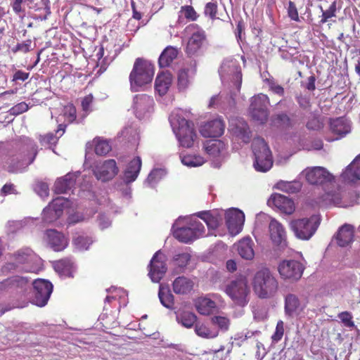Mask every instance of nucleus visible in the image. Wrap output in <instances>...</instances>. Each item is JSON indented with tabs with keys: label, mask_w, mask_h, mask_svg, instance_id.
I'll return each mask as SVG.
<instances>
[{
	"label": "nucleus",
	"mask_w": 360,
	"mask_h": 360,
	"mask_svg": "<svg viewBox=\"0 0 360 360\" xmlns=\"http://www.w3.org/2000/svg\"><path fill=\"white\" fill-rule=\"evenodd\" d=\"M338 318L345 327L348 328H354L356 327L354 321H353V315L350 311H342L338 314Z\"/></svg>",
	"instance_id": "nucleus-46"
},
{
	"label": "nucleus",
	"mask_w": 360,
	"mask_h": 360,
	"mask_svg": "<svg viewBox=\"0 0 360 360\" xmlns=\"http://www.w3.org/2000/svg\"><path fill=\"white\" fill-rule=\"evenodd\" d=\"M290 227L298 238L309 240L316 232L318 224L312 219L304 218L292 221Z\"/></svg>",
	"instance_id": "nucleus-13"
},
{
	"label": "nucleus",
	"mask_w": 360,
	"mask_h": 360,
	"mask_svg": "<svg viewBox=\"0 0 360 360\" xmlns=\"http://www.w3.org/2000/svg\"><path fill=\"white\" fill-rule=\"evenodd\" d=\"M285 313L288 316L298 315L303 311L304 306H302L299 298L294 294H288L285 298Z\"/></svg>",
	"instance_id": "nucleus-25"
},
{
	"label": "nucleus",
	"mask_w": 360,
	"mask_h": 360,
	"mask_svg": "<svg viewBox=\"0 0 360 360\" xmlns=\"http://www.w3.org/2000/svg\"><path fill=\"white\" fill-rule=\"evenodd\" d=\"M193 281L185 276L177 277L172 283L174 292L179 295L189 293L193 290Z\"/></svg>",
	"instance_id": "nucleus-30"
},
{
	"label": "nucleus",
	"mask_w": 360,
	"mask_h": 360,
	"mask_svg": "<svg viewBox=\"0 0 360 360\" xmlns=\"http://www.w3.org/2000/svg\"><path fill=\"white\" fill-rule=\"evenodd\" d=\"M218 6L216 2H208L205 4L204 14L208 16L212 20L219 19L217 17Z\"/></svg>",
	"instance_id": "nucleus-49"
},
{
	"label": "nucleus",
	"mask_w": 360,
	"mask_h": 360,
	"mask_svg": "<svg viewBox=\"0 0 360 360\" xmlns=\"http://www.w3.org/2000/svg\"><path fill=\"white\" fill-rule=\"evenodd\" d=\"M179 51L178 49L169 46L166 47L160 54L158 63L160 68L169 67L174 59L176 58Z\"/></svg>",
	"instance_id": "nucleus-33"
},
{
	"label": "nucleus",
	"mask_w": 360,
	"mask_h": 360,
	"mask_svg": "<svg viewBox=\"0 0 360 360\" xmlns=\"http://www.w3.org/2000/svg\"><path fill=\"white\" fill-rule=\"evenodd\" d=\"M53 266L56 271L59 274L67 276H72V273L74 266L71 258L66 257L55 261L53 263Z\"/></svg>",
	"instance_id": "nucleus-35"
},
{
	"label": "nucleus",
	"mask_w": 360,
	"mask_h": 360,
	"mask_svg": "<svg viewBox=\"0 0 360 360\" xmlns=\"http://www.w3.org/2000/svg\"><path fill=\"white\" fill-rule=\"evenodd\" d=\"M269 104V98L267 95L259 94L251 98L249 108L250 115L252 119L259 124H264L268 120L269 111L267 106Z\"/></svg>",
	"instance_id": "nucleus-7"
},
{
	"label": "nucleus",
	"mask_w": 360,
	"mask_h": 360,
	"mask_svg": "<svg viewBox=\"0 0 360 360\" xmlns=\"http://www.w3.org/2000/svg\"><path fill=\"white\" fill-rule=\"evenodd\" d=\"M226 149V144L219 139L209 141L205 145V150L207 154L213 157H217Z\"/></svg>",
	"instance_id": "nucleus-37"
},
{
	"label": "nucleus",
	"mask_w": 360,
	"mask_h": 360,
	"mask_svg": "<svg viewBox=\"0 0 360 360\" xmlns=\"http://www.w3.org/2000/svg\"><path fill=\"white\" fill-rule=\"evenodd\" d=\"M167 270L165 255L160 251L156 252L149 264L148 276L153 282L158 283L163 278Z\"/></svg>",
	"instance_id": "nucleus-15"
},
{
	"label": "nucleus",
	"mask_w": 360,
	"mask_h": 360,
	"mask_svg": "<svg viewBox=\"0 0 360 360\" xmlns=\"http://www.w3.org/2000/svg\"><path fill=\"white\" fill-rule=\"evenodd\" d=\"M153 74V68L150 64L143 58H136L129 75L131 86H142L150 84Z\"/></svg>",
	"instance_id": "nucleus-4"
},
{
	"label": "nucleus",
	"mask_w": 360,
	"mask_h": 360,
	"mask_svg": "<svg viewBox=\"0 0 360 360\" xmlns=\"http://www.w3.org/2000/svg\"><path fill=\"white\" fill-rule=\"evenodd\" d=\"M141 165V159L139 156L134 158L128 163L124 173V179L126 183L129 184L136 179L140 172Z\"/></svg>",
	"instance_id": "nucleus-27"
},
{
	"label": "nucleus",
	"mask_w": 360,
	"mask_h": 360,
	"mask_svg": "<svg viewBox=\"0 0 360 360\" xmlns=\"http://www.w3.org/2000/svg\"><path fill=\"white\" fill-rule=\"evenodd\" d=\"M225 292L237 305L244 307L249 302L250 289L245 278H237L230 281L226 285Z\"/></svg>",
	"instance_id": "nucleus-5"
},
{
	"label": "nucleus",
	"mask_w": 360,
	"mask_h": 360,
	"mask_svg": "<svg viewBox=\"0 0 360 360\" xmlns=\"http://www.w3.org/2000/svg\"><path fill=\"white\" fill-rule=\"evenodd\" d=\"M153 105V97L144 94H138L134 98V108L136 117L139 119L143 118L147 112H150Z\"/></svg>",
	"instance_id": "nucleus-20"
},
{
	"label": "nucleus",
	"mask_w": 360,
	"mask_h": 360,
	"mask_svg": "<svg viewBox=\"0 0 360 360\" xmlns=\"http://www.w3.org/2000/svg\"><path fill=\"white\" fill-rule=\"evenodd\" d=\"M195 332L199 337L207 339H212L218 335L217 330H211L204 324H195Z\"/></svg>",
	"instance_id": "nucleus-44"
},
{
	"label": "nucleus",
	"mask_w": 360,
	"mask_h": 360,
	"mask_svg": "<svg viewBox=\"0 0 360 360\" xmlns=\"http://www.w3.org/2000/svg\"><path fill=\"white\" fill-rule=\"evenodd\" d=\"M33 302L38 307L45 306L53 291L52 283L44 279H37L33 282Z\"/></svg>",
	"instance_id": "nucleus-14"
},
{
	"label": "nucleus",
	"mask_w": 360,
	"mask_h": 360,
	"mask_svg": "<svg viewBox=\"0 0 360 360\" xmlns=\"http://www.w3.org/2000/svg\"><path fill=\"white\" fill-rule=\"evenodd\" d=\"M80 172L68 173L64 176L58 178L53 186V191L57 194L66 193L75 185Z\"/></svg>",
	"instance_id": "nucleus-21"
},
{
	"label": "nucleus",
	"mask_w": 360,
	"mask_h": 360,
	"mask_svg": "<svg viewBox=\"0 0 360 360\" xmlns=\"http://www.w3.org/2000/svg\"><path fill=\"white\" fill-rule=\"evenodd\" d=\"M354 192H347L338 186L334 190L325 192L317 198L316 202L321 207L339 206L346 207L351 202L350 195Z\"/></svg>",
	"instance_id": "nucleus-6"
},
{
	"label": "nucleus",
	"mask_w": 360,
	"mask_h": 360,
	"mask_svg": "<svg viewBox=\"0 0 360 360\" xmlns=\"http://www.w3.org/2000/svg\"><path fill=\"white\" fill-rule=\"evenodd\" d=\"M333 133L341 136H345L350 131V126L342 118H337L330 123Z\"/></svg>",
	"instance_id": "nucleus-40"
},
{
	"label": "nucleus",
	"mask_w": 360,
	"mask_h": 360,
	"mask_svg": "<svg viewBox=\"0 0 360 360\" xmlns=\"http://www.w3.org/2000/svg\"><path fill=\"white\" fill-rule=\"evenodd\" d=\"M304 174L307 182L313 185H333L334 176L323 167L307 168Z\"/></svg>",
	"instance_id": "nucleus-11"
},
{
	"label": "nucleus",
	"mask_w": 360,
	"mask_h": 360,
	"mask_svg": "<svg viewBox=\"0 0 360 360\" xmlns=\"http://www.w3.org/2000/svg\"><path fill=\"white\" fill-rule=\"evenodd\" d=\"M158 297L161 304L167 309H172L174 304V297L167 288L160 285Z\"/></svg>",
	"instance_id": "nucleus-38"
},
{
	"label": "nucleus",
	"mask_w": 360,
	"mask_h": 360,
	"mask_svg": "<svg viewBox=\"0 0 360 360\" xmlns=\"http://www.w3.org/2000/svg\"><path fill=\"white\" fill-rule=\"evenodd\" d=\"M72 243L77 249L79 250H86L92 243V239L87 236L78 235L73 238Z\"/></svg>",
	"instance_id": "nucleus-43"
},
{
	"label": "nucleus",
	"mask_w": 360,
	"mask_h": 360,
	"mask_svg": "<svg viewBox=\"0 0 360 360\" xmlns=\"http://www.w3.org/2000/svg\"><path fill=\"white\" fill-rule=\"evenodd\" d=\"M276 120L284 127L288 128L292 126L291 120L289 116L285 113L279 114L276 116Z\"/></svg>",
	"instance_id": "nucleus-61"
},
{
	"label": "nucleus",
	"mask_w": 360,
	"mask_h": 360,
	"mask_svg": "<svg viewBox=\"0 0 360 360\" xmlns=\"http://www.w3.org/2000/svg\"><path fill=\"white\" fill-rule=\"evenodd\" d=\"M37 155V148L35 146L27 153L20 152L10 156L6 161L8 171L15 173L22 170L34 161Z\"/></svg>",
	"instance_id": "nucleus-8"
},
{
	"label": "nucleus",
	"mask_w": 360,
	"mask_h": 360,
	"mask_svg": "<svg viewBox=\"0 0 360 360\" xmlns=\"http://www.w3.org/2000/svg\"><path fill=\"white\" fill-rule=\"evenodd\" d=\"M191 259V255L187 252L180 253L174 257L175 264L179 268L177 272H181L187 266Z\"/></svg>",
	"instance_id": "nucleus-48"
},
{
	"label": "nucleus",
	"mask_w": 360,
	"mask_h": 360,
	"mask_svg": "<svg viewBox=\"0 0 360 360\" xmlns=\"http://www.w3.org/2000/svg\"><path fill=\"white\" fill-rule=\"evenodd\" d=\"M284 334V322L282 320H279L276 326L275 331L271 336V339L273 342H279Z\"/></svg>",
	"instance_id": "nucleus-56"
},
{
	"label": "nucleus",
	"mask_w": 360,
	"mask_h": 360,
	"mask_svg": "<svg viewBox=\"0 0 360 360\" xmlns=\"http://www.w3.org/2000/svg\"><path fill=\"white\" fill-rule=\"evenodd\" d=\"M270 201L275 207L285 214H290L295 211L294 202L283 195L279 193L272 194Z\"/></svg>",
	"instance_id": "nucleus-24"
},
{
	"label": "nucleus",
	"mask_w": 360,
	"mask_h": 360,
	"mask_svg": "<svg viewBox=\"0 0 360 360\" xmlns=\"http://www.w3.org/2000/svg\"><path fill=\"white\" fill-rule=\"evenodd\" d=\"M270 239L274 245H282L286 243V232L283 226L276 219H272L269 224Z\"/></svg>",
	"instance_id": "nucleus-22"
},
{
	"label": "nucleus",
	"mask_w": 360,
	"mask_h": 360,
	"mask_svg": "<svg viewBox=\"0 0 360 360\" xmlns=\"http://www.w3.org/2000/svg\"><path fill=\"white\" fill-rule=\"evenodd\" d=\"M252 290L260 299L274 297L278 290V281L266 267L256 271L252 281Z\"/></svg>",
	"instance_id": "nucleus-1"
},
{
	"label": "nucleus",
	"mask_w": 360,
	"mask_h": 360,
	"mask_svg": "<svg viewBox=\"0 0 360 360\" xmlns=\"http://www.w3.org/2000/svg\"><path fill=\"white\" fill-rule=\"evenodd\" d=\"M15 191L14 184L11 183L6 184L1 189V195L5 196L9 194L16 193Z\"/></svg>",
	"instance_id": "nucleus-62"
},
{
	"label": "nucleus",
	"mask_w": 360,
	"mask_h": 360,
	"mask_svg": "<svg viewBox=\"0 0 360 360\" xmlns=\"http://www.w3.org/2000/svg\"><path fill=\"white\" fill-rule=\"evenodd\" d=\"M37 188L39 189V191L41 192V195H48L49 193V186L46 183H39L37 185Z\"/></svg>",
	"instance_id": "nucleus-64"
},
{
	"label": "nucleus",
	"mask_w": 360,
	"mask_h": 360,
	"mask_svg": "<svg viewBox=\"0 0 360 360\" xmlns=\"http://www.w3.org/2000/svg\"><path fill=\"white\" fill-rule=\"evenodd\" d=\"M169 122L180 145L184 148H191L197 138L193 122L178 113H172Z\"/></svg>",
	"instance_id": "nucleus-2"
},
{
	"label": "nucleus",
	"mask_w": 360,
	"mask_h": 360,
	"mask_svg": "<svg viewBox=\"0 0 360 360\" xmlns=\"http://www.w3.org/2000/svg\"><path fill=\"white\" fill-rule=\"evenodd\" d=\"M321 10L322 11V15L321 19L320 20V22L321 24H323L326 22L328 19L335 17L336 16V11H337V3L335 1H334L329 8L326 10H323L322 7H321Z\"/></svg>",
	"instance_id": "nucleus-47"
},
{
	"label": "nucleus",
	"mask_w": 360,
	"mask_h": 360,
	"mask_svg": "<svg viewBox=\"0 0 360 360\" xmlns=\"http://www.w3.org/2000/svg\"><path fill=\"white\" fill-rule=\"evenodd\" d=\"M288 17L295 22H300V19L298 14L297 8L294 2L290 1L287 8Z\"/></svg>",
	"instance_id": "nucleus-60"
},
{
	"label": "nucleus",
	"mask_w": 360,
	"mask_h": 360,
	"mask_svg": "<svg viewBox=\"0 0 360 360\" xmlns=\"http://www.w3.org/2000/svg\"><path fill=\"white\" fill-rule=\"evenodd\" d=\"M46 236L49 246L55 252L64 250L69 244L68 238L63 233L55 229L47 230Z\"/></svg>",
	"instance_id": "nucleus-18"
},
{
	"label": "nucleus",
	"mask_w": 360,
	"mask_h": 360,
	"mask_svg": "<svg viewBox=\"0 0 360 360\" xmlns=\"http://www.w3.org/2000/svg\"><path fill=\"white\" fill-rule=\"evenodd\" d=\"M28 109L29 106L25 102H20L12 107L8 112L11 115L16 116L27 111Z\"/></svg>",
	"instance_id": "nucleus-59"
},
{
	"label": "nucleus",
	"mask_w": 360,
	"mask_h": 360,
	"mask_svg": "<svg viewBox=\"0 0 360 360\" xmlns=\"http://www.w3.org/2000/svg\"><path fill=\"white\" fill-rule=\"evenodd\" d=\"M231 131L236 136L248 143L250 139V131L248 123L243 119H237L231 124Z\"/></svg>",
	"instance_id": "nucleus-29"
},
{
	"label": "nucleus",
	"mask_w": 360,
	"mask_h": 360,
	"mask_svg": "<svg viewBox=\"0 0 360 360\" xmlns=\"http://www.w3.org/2000/svg\"><path fill=\"white\" fill-rule=\"evenodd\" d=\"M63 116L65 121L69 124L72 123L77 118V110L72 103H68L64 106L63 110Z\"/></svg>",
	"instance_id": "nucleus-45"
},
{
	"label": "nucleus",
	"mask_w": 360,
	"mask_h": 360,
	"mask_svg": "<svg viewBox=\"0 0 360 360\" xmlns=\"http://www.w3.org/2000/svg\"><path fill=\"white\" fill-rule=\"evenodd\" d=\"M304 267L297 260H283L278 266L281 277L284 280L298 281L302 276Z\"/></svg>",
	"instance_id": "nucleus-12"
},
{
	"label": "nucleus",
	"mask_w": 360,
	"mask_h": 360,
	"mask_svg": "<svg viewBox=\"0 0 360 360\" xmlns=\"http://www.w3.org/2000/svg\"><path fill=\"white\" fill-rule=\"evenodd\" d=\"M226 224L231 235L238 234L245 221L244 213L238 209L233 208L225 213Z\"/></svg>",
	"instance_id": "nucleus-17"
},
{
	"label": "nucleus",
	"mask_w": 360,
	"mask_h": 360,
	"mask_svg": "<svg viewBox=\"0 0 360 360\" xmlns=\"http://www.w3.org/2000/svg\"><path fill=\"white\" fill-rule=\"evenodd\" d=\"M252 148L255 155V169L261 172L269 171L273 166V158L271 152L264 139L259 137L254 139Z\"/></svg>",
	"instance_id": "nucleus-3"
},
{
	"label": "nucleus",
	"mask_w": 360,
	"mask_h": 360,
	"mask_svg": "<svg viewBox=\"0 0 360 360\" xmlns=\"http://www.w3.org/2000/svg\"><path fill=\"white\" fill-rule=\"evenodd\" d=\"M32 251L30 248L20 250L14 255L16 261L19 263H25L30 260L32 257Z\"/></svg>",
	"instance_id": "nucleus-53"
},
{
	"label": "nucleus",
	"mask_w": 360,
	"mask_h": 360,
	"mask_svg": "<svg viewBox=\"0 0 360 360\" xmlns=\"http://www.w3.org/2000/svg\"><path fill=\"white\" fill-rule=\"evenodd\" d=\"M184 16L188 21H196L199 18L198 13L195 8L191 5L182 6L180 8L179 18Z\"/></svg>",
	"instance_id": "nucleus-42"
},
{
	"label": "nucleus",
	"mask_w": 360,
	"mask_h": 360,
	"mask_svg": "<svg viewBox=\"0 0 360 360\" xmlns=\"http://www.w3.org/2000/svg\"><path fill=\"white\" fill-rule=\"evenodd\" d=\"M66 200L63 198H56L44 210V217L48 214H52L54 212V217L58 218L63 212V210L66 203Z\"/></svg>",
	"instance_id": "nucleus-36"
},
{
	"label": "nucleus",
	"mask_w": 360,
	"mask_h": 360,
	"mask_svg": "<svg viewBox=\"0 0 360 360\" xmlns=\"http://www.w3.org/2000/svg\"><path fill=\"white\" fill-rule=\"evenodd\" d=\"M195 308L198 312L208 316L213 313L217 308L216 303L207 297H200L195 302Z\"/></svg>",
	"instance_id": "nucleus-34"
},
{
	"label": "nucleus",
	"mask_w": 360,
	"mask_h": 360,
	"mask_svg": "<svg viewBox=\"0 0 360 360\" xmlns=\"http://www.w3.org/2000/svg\"><path fill=\"white\" fill-rule=\"evenodd\" d=\"M94 151L98 155H105L111 150L110 143L101 137H96L93 140Z\"/></svg>",
	"instance_id": "nucleus-39"
},
{
	"label": "nucleus",
	"mask_w": 360,
	"mask_h": 360,
	"mask_svg": "<svg viewBox=\"0 0 360 360\" xmlns=\"http://www.w3.org/2000/svg\"><path fill=\"white\" fill-rule=\"evenodd\" d=\"M341 178L349 184H354L360 180V154L342 172Z\"/></svg>",
	"instance_id": "nucleus-23"
},
{
	"label": "nucleus",
	"mask_w": 360,
	"mask_h": 360,
	"mask_svg": "<svg viewBox=\"0 0 360 360\" xmlns=\"http://www.w3.org/2000/svg\"><path fill=\"white\" fill-rule=\"evenodd\" d=\"M225 129V124L221 119L209 121L200 127V132L203 137L216 138L221 136Z\"/></svg>",
	"instance_id": "nucleus-19"
},
{
	"label": "nucleus",
	"mask_w": 360,
	"mask_h": 360,
	"mask_svg": "<svg viewBox=\"0 0 360 360\" xmlns=\"http://www.w3.org/2000/svg\"><path fill=\"white\" fill-rule=\"evenodd\" d=\"M32 40L27 39L20 43H18L15 47L12 49L13 53L22 52L27 53L32 50Z\"/></svg>",
	"instance_id": "nucleus-54"
},
{
	"label": "nucleus",
	"mask_w": 360,
	"mask_h": 360,
	"mask_svg": "<svg viewBox=\"0 0 360 360\" xmlns=\"http://www.w3.org/2000/svg\"><path fill=\"white\" fill-rule=\"evenodd\" d=\"M205 231V227L200 221L193 220L190 224V226L177 229L174 232V236L180 242L189 243L198 238L204 236Z\"/></svg>",
	"instance_id": "nucleus-10"
},
{
	"label": "nucleus",
	"mask_w": 360,
	"mask_h": 360,
	"mask_svg": "<svg viewBox=\"0 0 360 360\" xmlns=\"http://www.w3.org/2000/svg\"><path fill=\"white\" fill-rule=\"evenodd\" d=\"M181 162L184 165L188 167H198L204 163L201 157L194 155H185L182 158Z\"/></svg>",
	"instance_id": "nucleus-50"
},
{
	"label": "nucleus",
	"mask_w": 360,
	"mask_h": 360,
	"mask_svg": "<svg viewBox=\"0 0 360 360\" xmlns=\"http://www.w3.org/2000/svg\"><path fill=\"white\" fill-rule=\"evenodd\" d=\"M176 321L185 328H191L197 321V316L194 313L184 311L176 314Z\"/></svg>",
	"instance_id": "nucleus-41"
},
{
	"label": "nucleus",
	"mask_w": 360,
	"mask_h": 360,
	"mask_svg": "<svg viewBox=\"0 0 360 360\" xmlns=\"http://www.w3.org/2000/svg\"><path fill=\"white\" fill-rule=\"evenodd\" d=\"M58 138L53 133H48L45 135H40L39 141L41 145L56 144Z\"/></svg>",
	"instance_id": "nucleus-58"
},
{
	"label": "nucleus",
	"mask_w": 360,
	"mask_h": 360,
	"mask_svg": "<svg viewBox=\"0 0 360 360\" xmlns=\"http://www.w3.org/2000/svg\"><path fill=\"white\" fill-rule=\"evenodd\" d=\"M94 101V96L92 94H89L84 96L81 102L82 110L86 113L89 114L92 111L91 105Z\"/></svg>",
	"instance_id": "nucleus-57"
},
{
	"label": "nucleus",
	"mask_w": 360,
	"mask_h": 360,
	"mask_svg": "<svg viewBox=\"0 0 360 360\" xmlns=\"http://www.w3.org/2000/svg\"><path fill=\"white\" fill-rule=\"evenodd\" d=\"M189 32H193L189 37L186 47V53L191 57L195 55L201 49L203 43L207 39L205 30L198 24H190L186 28Z\"/></svg>",
	"instance_id": "nucleus-9"
},
{
	"label": "nucleus",
	"mask_w": 360,
	"mask_h": 360,
	"mask_svg": "<svg viewBox=\"0 0 360 360\" xmlns=\"http://www.w3.org/2000/svg\"><path fill=\"white\" fill-rule=\"evenodd\" d=\"M188 70L182 69L178 72V86L181 89H185L189 84Z\"/></svg>",
	"instance_id": "nucleus-52"
},
{
	"label": "nucleus",
	"mask_w": 360,
	"mask_h": 360,
	"mask_svg": "<svg viewBox=\"0 0 360 360\" xmlns=\"http://www.w3.org/2000/svg\"><path fill=\"white\" fill-rule=\"evenodd\" d=\"M212 324L217 326L222 330H227L230 326V320L225 316H214L211 318Z\"/></svg>",
	"instance_id": "nucleus-51"
},
{
	"label": "nucleus",
	"mask_w": 360,
	"mask_h": 360,
	"mask_svg": "<svg viewBox=\"0 0 360 360\" xmlns=\"http://www.w3.org/2000/svg\"><path fill=\"white\" fill-rule=\"evenodd\" d=\"M197 216L205 221L209 229H216L222 221V218L217 212H201Z\"/></svg>",
	"instance_id": "nucleus-32"
},
{
	"label": "nucleus",
	"mask_w": 360,
	"mask_h": 360,
	"mask_svg": "<svg viewBox=\"0 0 360 360\" xmlns=\"http://www.w3.org/2000/svg\"><path fill=\"white\" fill-rule=\"evenodd\" d=\"M253 246L254 243L250 238H243L238 243V252L242 258L251 260L255 256Z\"/></svg>",
	"instance_id": "nucleus-31"
},
{
	"label": "nucleus",
	"mask_w": 360,
	"mask_h": 360,
	"mask_svg": "<svg viewBox=\"0 0 360 360\" xmlns=\"http://www.w3.org/2000/svg\"><path fill=\"white\" fill-rule=\"evenodd\" d=\"M93 172L98 180L105 182L112 179L117 174L119 169L115 160L110 159L96 165Z\"/></svg>",
	"instance_id": "nucleus-16"
},
{
	"label": "nucleus",
	"mask_w": 360,
	"mask_h": 360,
	"mask_svg": "<svg viewBox=\"0 0 360 360\" xmlns=\"http://www.w3.org/2000/svg\"><path fill=\"white\" fill-rule=\"evenodd\" d=\"M26 1L32 2V0H14L12 2L11 6L13 11L17 15L20 17H23L25 15V11L22 7V4Z\"/></svg>",
	"instance_id": "nucleus-55"
},
{
	"label": "nucleus",
	"mask_w": 360,
	"mask_h": 360,
	"mask_svg": "<svg viewBox=\"0 0 360 360\" xmlns=\"http://www.w3.org/2000/svg\"><path fill=\"white\" fill-rule=\"evenodd\" d=\"M354 228L352 225L345 224L342 225L336 234L337 243L340 247H346L354 239Z\"/></svg>",
	"instance_id": "nucleus-26"
},
{
	"label": "nucleus",
	"mask_w": 360,
	"mask_h": 360,
	"mask_svg": "<svg viewBox=\"0 0 360 360\" xmlns=\"http://www.w3.org/2000/svg\"><path fill=\"white\" fill-rule=\"evenodd\" d=\"M172 83V75L171 73H159L155 81V89L160 96L165 95L169 91Z\"/></svg>",
	"instance_id": "nucleus-28"
},
{
	"label": "nucleus",
	"mask_w": 360,
	"mask_h": 360,
	"mask_svg": "<svg viewBox=\"0 0 360 360\" xmlns=\"http://www.w3.org/2000/svg\"><path fill=\"white\" fill-rule=\"evenodd\" d=\"M30 73L22 70H17L13 77V81H25L29 77Z\"/></svg>",
	"instance_id": "nucleus-63"
}]
</instances>
